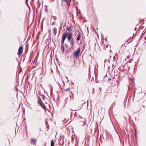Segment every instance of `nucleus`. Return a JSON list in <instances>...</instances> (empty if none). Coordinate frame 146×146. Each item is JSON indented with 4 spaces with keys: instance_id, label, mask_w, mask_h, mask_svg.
<instances>
[{
    "instance_id": "obj_4",
    "label": "nucleus",
    "mask_w": 146,
    "mask_h": 146,
    "mask_svg": "<svg viewBox=\"0 0 146 146\" xmlns=\"http://www.w3.org/2000/svg\"><path fill=\"white\" fill-rule=\"evenodd\" d=\"M23 48L22 46L20 47L18 51V54L19 55H21L23 52Z\"/></svg>"
},
{
    "instance_id": "obj_11",
    "label": "nucleus",
    "mask_w": 146,
    "mask_h": 146,
    "mask_svg": "<svg viewBox=\"0 0 146 146\" xmlns=\"http://www.w3.org/2000/svg\"><path fill=\"white\" fill-rule=\"evenodd\" d=\"M40 106L42 109L45 110L46 109L45 106L44 105L43 103Z\"/></svg>"
},
{
    "instance_id": "obj_24",
    "label": "nucleus",
    "mask_w": 146,
    "mask_h": 146,
    "mask_svg": "<svg viewBox=\"0 0 146 146\" xmlns=\"http://www.w3.org/2000/svg\"><path fill=\"white\" fill-rule=\"evenodd\" d=\"M79 117H81V116H80Z\"/></svg>"
},
{
    "instance_id": "obj_22",
    "label": "nucleus",
    "mask_w": 146,
    "mask_h": 146,
    "mask_svg": "<svg viewBox=\"0 0 146 146\" xmlns=\"http://www.w3.org/2000/svg\"><path fill=\"white\" fill-rule=\"evenodd\" d=\"M135 30H136V29H135Z\"/></svg>"
},
{
    "instance_id": "obj_10",
    "label": "nucleus",
    "mask_w": 146,
    "mask_h": 146,
    "mask_svg": "<svg viewBox=\"0 0 146 146\" xmlns=\"http://www.w3.org/2000/svg\"><path fill=\"white\" fill-rule=\"evenodd\" d=\"M64 2L65 3H68V2L67 1V0H62V3L61 5H63V2Z\"/></svg>"
},
{
    "instance_id": "obj_12",
    "label": "nucleus",
    "mask_w": 146,
    "mask_h": 146,
    "mask_svg": "<svg viewBox=\"0 0 146 146\" xmlns=\"http://www.w3.org/2000/svg\"><path fill=\"white\" fill-rule=\"evenodd\" d=\"M63 45L62 44V45L61 46V50L63 53H64V46H63Z\"/></svg>"
},
{
    "instance_id": "obj_14",
    "label": "nucleus",
    "mask_w": 146,
    "mask_h": 146,
    "mask_svg": "<svg viewBox=\"0 0 146 146\" xmlns=\"http://www.w3.org/2000/svg\"><path fill=\"white\" fill-rule=\"evenodd\" d=\"M54 141L53 140H52L51 142V146H54Z\"/></svg>"
},
{
    "instance_id": "obj_2",
    "label": "nucleus",
    "mask_w": 146,
    "mask_h": 146,
    "mask_svg": "<svg viewBox=\"0 0 146 146\" xmlns=\"http://www.w3.org/2000/svg\"><path fill=\"white\" fill-rule=\"evenodd\" d=\"M67 34V39L68 42H70V40H72V39H73L72 38V34L70 33H66Z\"/></svg>"
},
{
    "instance_id": "obj_7",
    "label": "nucleus",
    "mask_w": 146,
    "mask_h": 146,
    "mask_svg": "<svg viewBox=\"0 0 146 146\" xmlns=\"http://www.w3.org/2000/svg\"><path fill=\"white\" fill-rule=\"evenodd\" d=\"M38 103L39 106H40L43 103L42 101L40 98H38Z\"/></svg>"
},
{
    "instance_id": "obj_21",
    "label": "nucleus",
    "mask_w": 146,
    "mask_h": 146,
    "mask_svg": "<svg viewBox=\"0 0 146 146\" xmlns=\"http://www.w3.org/2000/svg\"><path fill=\"white\" fill-rule=\"evenodd\" d=\"M145 39H146V37H145Z\"/></svg>"
},
{
    "instance_id": "obj_6",
    "label": "nucleus",
    "mask_w": 146,
    "mask_h": 146,
    "mask_svg": "<svg viewBox=\"0 0 146 146\" xmlns=\"http://www.w3.org/2000/svg\"><path fill=\"white\" fill-rule=\"evenodd\" d=\"M52 31L54 35L55 36L56 35L57 32V29L56 28V27L52 29Z\"/></svg>"
},
{
    "instance_id": "obj_8",
    "label": "nucleus",
    "mask_w": 146,
    "mask_h": 146,
    "mask_svg": "<svg viewBox=\"0 0 146 146\" xmlns=\"http://www.w3.org/2000/svg\"><path fill=\"white\" fill-rule=\"evenodd\" d=\"M36 140L34 139H31V143L33 145H35Z\"/></svg>"
},
{
    "instance_id": "obj_18",
    "label": "nucleus",
    "mask_w": 146,
    "mask_h": 146,
    "mask_svg": "<svg viewBox=\"0 0 146 146\" xmlns=\"http://www.w3.org/2000/svg\"><path fill=\"white\" fill-rule=\"evenodd\" d=\"M136 135H137L136 133H135V137H136Z\"/></svg>"
},
{
    "instance_id": "obj_1",
    "label": "nucleus",
    "mask_w": 146,
    "mask_h": 146,
    "mask_svg": "<svg viewBox=\"0 0 146 146\" xmlns=\"http://www.w3.org/2000/svg\"><path fill=\"white\" fill-rule=\"evenodd\" d=\"M80 51V48L79 47L77 50L74 53V56L75 58H77L79 56V54Z\"/></svg>"
},
{
    "instance_id": "obj_23",
    "label": "nucleus",
    "mask_w": 146,
    "mask_h": 146,
    "mask_svg": "<svg viewBox=\"0 0 146 146\" xmlns=\"http://www.w3.org/2000/svg\"><path fill=\"white\" fill-rule=\"evenodd\" d=\"M87 102H88V101H87Z\"/></svg>"
},
{
    "instance_id": "obj_13",
    "label": "nucleus",
    "mask_w": 146,
    "mask_h": 146,
    "mask_svg": "<svg viewBox=\"0 0 146 146\" xmlns=\"http://www.w3.org/2000/svg\"><path fill=\"white\" fill-rule=\"evenodd\" d=\"M66 29L68 31L70 32L71 31V28L70 27H66Z\"/></svg>"
},
{
    "instance_id": "obj_15",
    "label": "nucleus",
    "mask_w": 146,
    "mask_h": 146,
    "mask_svg": "<svg viewBox=\"0 0 146 146\" xmlns=\"http://www.w3.org/2000/svg\"><path fill=\"white\" fill-rule=\"evenodd\" d=\"M70 88H67L66 89V90L67 91H70Z\"/></svg>"
},
{
    "instance_id": "obj_17",
    "label": "nucleus",
    "mask_w": 146,
    "mask_h": 146,
    "mask_svg": "<svg viewBox=\"0 0 146 146\" xmlns=\"http://www.w3.org/2000/svg\"><path fill=\"white\" fill-rule=\"evenodd\" d=\"M55 22H53V23H52V25H55Z\"/></svg>"
},
{
    "instance_id": "obj_9",
    "label": "nucleus",
    "mask_w": 146,
    "mask_h": 146,
    "mask_svg": "<svg viewBox=\"0 0 146 146\" xmlns=\"http://www.w3.org/2000/svg\"><path fill=\"white\" fill-rule=\"evenodd\" d=\"M81 37V34L80 33H79L78 34V37H77V39H76L77 40H79L80 39Z\"/></svg>"
},
{
    "instance_id": "obj_3",
    "label": "nucleus",
    "mask_w": 146,
    "mask_h": 146,
    "mask_svg": "<svg viewBox=\"0 0 146 146\" xmlns=\"http://www.w3.org/2000/svg\"><path fill=\"white\" fill-rule=\"evenodd\" d=\"M67 36V34L66 33H64L63 34V36L62 37V44H64V42L65 40V39L66 38Z\"/></svg>"
},
{
    "instance_id": "obj_19",
    "label": "nucleus",
    "mask_w": 146,
    "mask_h": 146,
    "mask_svg": "<svg viewBox=\"0 0 146 146\" xmlns=\"http://www.w3.org/2000/svg\"><path fill=\"white\" fill-rule=\"evenodd\" d=\"M73 136L72 135V140L73 139Z\"/></svg>"
},
{
    "instance_id": "obj_16",
    "label": "nucleus",
    "mask_w": 146,
    "mask_h": 146,
    "mask_svg": "<svg viewBox=\"0 0 146 146\" xmlns=\"http://www.w3.org/2000/svg\"><path fill=\"white\" fill-rule=\"evenodd\" d=\"M65 46L66 48H68V45L66 44H65Z\"/></svg>"
},
{
    "instance_id": "obj_5",
    "label": "nucleus",
    "mask_w": 146,
    "mask_h": 146,
    "mask_svg": "<svg viewBox=\"0 0 146 146\" xmlns=\"http://www.w3.org/2000/svg\"><path fill=\"white\" fill-rule=\"evenodd\" d=\"M70 47L71 48H71L74 45V40L73 39H72L70 41Z\"/></svg>"
},
{
    "instance_id": "obj_20",
    "label": "nucleus",
    "mask_w": 146,
    "mask_h": 146,
    "mask_svg": "<svg viewBox=\"0 0 146 146\" xmlns=\"http://www.w3.org/2000/svg\"><path fill=\"white\" fill-rule=\"evenodd\" d=\"M145 39H146V37H145Z\"/></svg>"
}]
</instances>
